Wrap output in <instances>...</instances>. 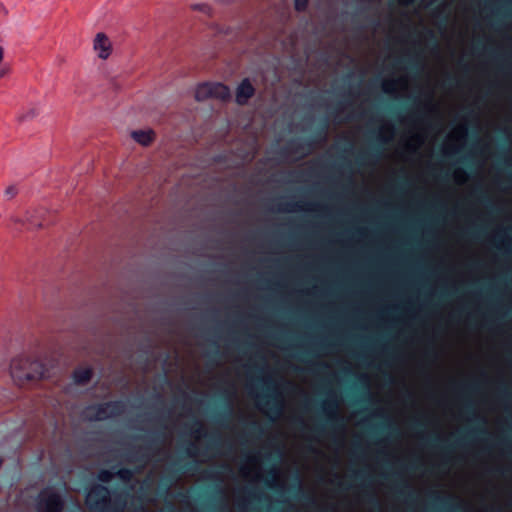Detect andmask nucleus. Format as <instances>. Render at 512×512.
I'll use <instances>...</instances> for the list:
<instances>
[{"instance_id":"26","label":"nucleus","mask_w":512,"mask_h":512,"mask_svg":"<svg viewBox=\"0 0 512 512\" xmlns=\"http://www.w3.org/2000/svg\"><path fill=\"white\" fill-rule=\"evenodd\" d=\"M308 0H295V8L298 11H302L306 8Z\"/></svg>"},{"instance_id":"16","label":"nucleus","mask_w":512,"mask_h":512,"mask_svg":"<svg viewBox=\"0 0 512 512\" xmlns=\"http://www.w3.org/2000/svg\"><path fill=\"white\" fill-rule=\"evenodd\" d=\"M74 381L77 384H85L87 383L92 376V371L89 368H79L74 372Z\"/></svg>"},{"instance_id":"23","label":"nucleus","mask_w":512,"mask_h":512,"mask_svg":"<svg viewBox=\"0 0 512 512\" xmlns=\"http://www.w3.org/2000/svg\"><path fill=\"white\" fill-rule=\"evenodd\" d=\"M192 9L201 11L205 14L210 13V7L207 4H194V5H192Z\"/></svg>"},{"instance_id":"30","label":"nucleus","mask_w":512,"mask_h":512,"mask_svg":"<svg viewBox=\"0 0 512 512\" xmlns=\"http://www.w3.org/2000/svg\"><path fill=\"white\" fill-rule=\"evenodd\" d=\"M3 75H4V72H3V71H1V72H0V77H2Z\"/></svg>"},{"instance_id":"18","label":"nucleus","mask_w":512,"mask_h":512,"mask_svg":"<svg viewBox=\"0 0 512 512\" xmlns=\"http://www.w3.org/2000/svg\"><path fill=\"white\" fill-rule=\"evenodd\" d=\"M452 177H453V180L455 181V183L458 185H464L469 180L468 173L462 168L455 169L453 171Z\"/></svg>"},{"instance_id":"29","label":"nucleus","mask_w":512,"mask_h":512,"mask_svg":"<svg viewBox=\"0 0 512 512\" xmlns=\"http://www.w3.org/2000/svg\"><path fill=\"white\" fill-rule=\"evenodd\" d=\"M4 59V48L2 46H0V63L3 61Z\"/></svg>"},{"instance_id":"31","label":"nucleus","mask_w":512,"mask_h":512,"mask_svg":"<svg viewBox=\"0 0 512 512\" xmlns=\"http://www.w3.org/2000/svg\"><path fill=\"white\" fill-rule=\"evenodd\" d=\"M2 465V459L0 458V466Z\"/></svg>"},{"instance_id":"17","label":"nucleus","mask_w":512,"mask_h":512,"mask_svg":"<svg viewBox=\"0 0 512 512\" xmlns=\"http://www.w3.org/2000/svg\"><path fill=\"white\" fill-rule=\"evenodd\" d=\"M268 479H267V485L269 487H276L280 485L281 483V473L280 470L277 467H272L267 472Z\"/></svg>"},{"instance_id":"25","label":"nucleus","mask_w":512,"mask_h":512,"mask_svg":"<svg viewBox=\"0 0 512 512\" xmlns=\"http://www.w3.org/2000/svg\"><path fill=\"white\" fill-rule=\"evenodd\" d=\"M118 474L125 481H129L132 478V472L129 469H121Z\"/></svg>"},{"instance_id":"20","label":"nucleus","mask_w":512,"mask_h":512,"mask_svg":"<svg viewBox=\"0 0 512 512\" xmlns=\"http://www.w3.org/2000/svg\"><path fill=\"white\" fill-rule=\"evenodd\" d=\"M397 86L399 88V93H405L409 89V80L406 76H400L395 78Z\"/></svg>"},{"instance_id":"7","label":"nucleus","mask_w":512,"mask_h":512,"mask_svg":"<svg viewBox=\"0 0 512 512\" xmlns=\"http://www.w3.org/2000/svg\"><path fill=\"white\" fill-rule=\"evenodd\" d=\"M93 50L98 58L102 60L108 59L112 54V42L105 33L99 32L95 35L93 39Z\"/></svg>"},{"instance_id":"19","label":"nucleus","mask_w":512,"mask_h":512,"mask_svg":"<svg viewBox=\"0 0 512 512\" xmlns=\"http://www.w3.org/2000/svg\"><path fill=\"white\" fill-rule=\"evenodd\" d=\"M424 107L430 114L436 115L439 113V104L434 101L433 91L429 92V97L428 100L425 102Z\"/></svg>"},{"instance_id":"24","label":"nucleus","mask_w":512,"mask_h":512,"mask_svg":"<svg viewBox=\"0 0 512 512\" xmlns=\"http://www.w3.org/2000/svg\"><path fill=\"white\" fill-rule=\"evenodd\" d=\"M17 194H18V189L14 185L7 187L5 190V195L7 197H9L10 199L14 198Z\"/></svg>"},{"instance_id":"3","label":"nucleus","mask_w":512,"mask_h":512,"mask_svg":"<svg viewBox=\"0 0 512 512\" xmlns=\"http://www.w3.org/2000/svg\"><path fill=\"white\" fill-rule=\"evenodd\" d=\"M86 504L94 512H109V490L101 485L94 486L86 496Z\"/></svg>"},{"instance_id":"13","label":"nucleus","mask_w":512,"mask_h":512,"mask_svg":"<svg viewBox=\"0 0 512 512\" xmlns=\"http://www.w3.org/2000/svg\"><path fill=\"white\" fill-rule=\"evenodd\" d=\"M321 409L329 419H335L339 414V403L337 400H324Z\"/></svg>"},{"instance_id":"21","label":"nucleus","mask_w":512,"mask_h":512,"mask_svg":"<svg viewBox=\"0 0 512 512\" xmlns=\"http://www.w3.org/2000/svg\"><path fill=\"white\" fill-rule=\"evenodd\" d=\"M245 463H250L251 466H253L256 469H260V460L258 455L251 454L247 457Z\"/></svg>"},{"instance_id":"28","label":"nucleus","mask_w":512,"mask_h":512,"mask_svg":"<svg viewBox=\"0 0 512 512\" xmlns=\"http://www.w3.org/2000/svg\"><path fill=\"white\" fill-rule=\"evenodd\" d=\"M282 411H283V404H282V401L279 400V403H278V406H277V409H276V414L279 416L282 414Z\"/></svg>"},{"instance_id":"2","label":"nucleus","mask_w":512,"mask_h":512,"mask_svg":"<svg viewBox=\"0 0 512 512\" xmlns=\"http://www.w3.org/2000/svg\"><path fill=\"white\" fill-rule=\"evenodd\" d=\"M125 406L123 401H114L98 406H91L85 410L84 416L91 421L105 420L124 413Z\"/></svg>"},{"instance_id":"10","label":"nucleus","mask_w":512,"mask_h":512,"mask_svg":"<svg viewBox=\"0 0 512 512\" xmlns=\"http://www.w3.org/2000/svg\"><path fill=\"white\" fill-rule=\"evenodd\" d=\"M254 94V88L248 79H245L237 88L236 101L239 104H245Z\"/></svg>"},{"instance_id":"8","label":"nucleus","mask_w":512,"mask_h":512,"mask_svg":"<svg viewBox=\"0 0 512 512\" xmlns=\"http://www.w3.org/2000/svg\"><path fill=\"white\" fill-rule=\"evenodd\" d=\"M467 136L468 128L465 124L456 126L447 136V140L449 141L446 146L447 149L454 153L457 152L458 146L466 141Z\"/></svg>"},{"instance_id":"12","label":"nucleus","mask_w":512,"mask_h":512,"mask_svg":"<svg viewBox=\"0 0 512 512\" xmlns=\"http://www.w3.org/2000/svg\"><path fill=\"white\" fill-rule=\"evenodd\" d=\"M239 472L241 476L250 481H258L261 478V469H256L250 463H243L240 466Z\"/></svg>"},{"instance_id":"1","label":"nucleus","mask_w":512,"mask_h":512,"mask_svg":"<svg viewBox=\"0 0 512 512\" xmlns=\"http://www.w3.org/2000/svg\"><path fill=\"white\" fill-rule=\"evenodd\" d=\"M12 374L21 380H36L44 376V367L37 361L30 358H19L11 364Z\"/></svg>"},{"instance_id":"22","label":"nucleus","mask_w":512,"mask_h":512,"mask_svg":"<svg viewBox=\"0 0 512 512\" xmlns=\"http://www.w3.org/2000/svg\"><path fill=\"white\" fill-rule=\"evenodd\" d=\"M113 477H114V474L109 470H103L98 475V479L101 482H109L112 480Z\"/></svg>"},{"instance_id":"27","label":"nucleus","mask_w":512,"mask_h":512,"mask_svg":"<svg viewBox=\"0 0 512 512\" xmlns=\"http://www.w3.org/2000/svg\"><path fill=\"white\" fill-rule=\"evenodd\" d=\"M400 5L408 6L414 3L415 0H397Z\"/></svg>"},{"instance_id":"9","label":"nucleus","mask_w":512,"mask_h":512,"mask_svg":"<svg viewBox=\"0 0 512 512\" xmlns=\"http://www.w3.org/2000/svg\"><path fill=\"white\" fill-rule=\"evenodd\" d=\"M131 137L138 144L149 146L155 140V132L152 129L134 130Z\"/></svg>"},{"instance_id":"14","label":"nucleus","mask_w":512,"mask_h":512,"mask_svg":"<svg viewBox=\"0 0 512 512\" xmlns=\"http://www.w3.org/2000/svg\"><path fill=\"white\" fill-rule=\"evenodd\" d=\"M395 137V128L390 123L382 124L379 128V138L383 143L391 142Z\"/></svg>"},{"instance_id":"5","label":"nucleus","mask_w":512,"mask_h":512,"mask_svg":"<svg viewBox=\"0 0 512 512\" xmlns=\"http://www.w3.org/2000/svg\"><path fill=\"white\" fill-rule=\"evenodd\" d=\"M50 211L45 207H35L26 211L24 219L13 218L16 223L28 224L31 229H42L45 227L47 216Z\"/></svg>"},{"instance_id":"15","label":"nucleus","mask_w":512,"mask_h":512,"mask_svg":"<svg viewBox=\"0 0 512 512\" xmlns=\"http://www.w3.org/2000/svg\"><path fill=\"white\" fill-rule=\"evenodd\" d=\"M382 90L384 93L388 94V95H392V96H396L399 93V88L397 86V83L395 81V78H388V79H384L382 81Z\"/></svg>"},{"instance_id":"6","label":"nucleus","mask_w":512,"mask_h":512,"mask_svg":"<svg viewBox=\"0 0 512 512\" xmlns=\"http://www.w3.org/2000/svg\"><path fill=\"white\" fill-rule=\"evenodd\" d=\"M63 508L61 497L51 490H44L40 493L38 510L39 512H60Z\"/></svg>"},{"instance_id":"11","label":"nucleus","mask_w":512,"mask_h":512,"mask_svg":"<svg viewBox=\"0 0 512 512\" xmlns=\"http://www.w3.org/2000/svg\"><path fill=\"white\" fill-rule=\"evenodd\" d=\"M426 134L423 131H417L410 135L405 143V147L410 152H417L425 143Z\"/></svg>"},{"instance_id":"4","label":"nucleus","mask_w":512,"mask_h":512,"mask_svg":"<svg viewBox=\"0 0 512 512\" xmlns=\"http://www.w3.org/2000/svg\"><path fill=\"white\" fill-rule=\"evenodd\" d=\"M195 98L198 101H204L209 98L227 100L230 98V90L221 83H203L195 91Z\"/></svg>"}]
</instances>
